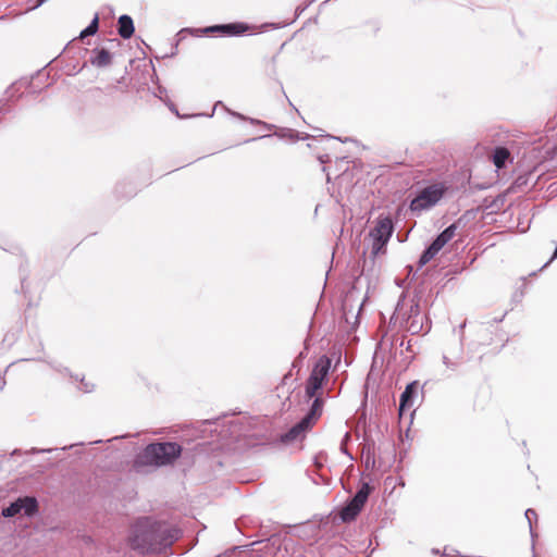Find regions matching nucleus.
<instances>
[{"mask_svg":"<svg viewBox=\"0 0 557 557\" xmlns=\"http://www.w3.org/2000/svg\"><path fill=\"white\" fill-rule=\"evenodd\" d=\"M95 55L90 58L89 62L96 67L109 66L112 62V54L104 48L95 49Z\"/></svg>","mask_w":557,"mask_h":557,"instance_id":"16","label":"nucleus"},{"mask_svg":"<svg viewBox=\"0 0 557 557\" xmlns=\"http://www.w3.org/2000/svg\"><path fill=\"white\" fill-rule=\"evenodd\" d=\"M373 487L368 482H362L355 496L367 503Z\"/></svg>","mask_w":557,"mask_h":557,"instance_id":"23","label":"nucleus"},{"mask_svg":"<svg viewBox=\"0 0 557 557\" xmlns=\"http://www.w3.org/2000/svg\"><path fill=\"white\" fill-rule=\"evenodd\" d=\"M350 500L357 505H359L361 508L364 507L366 503L361 500L360 498H357L355 495L350 498Z\"/></svg>","mask_w":557,"mask_h":557,"instance_id":"31","label":"nucleus"},{"mask_svg":"<svg viewBox=\"0 0 557 557\" xmlns=\"http://www.w3.org/2000/svg\"><path fill=\"white\" fill-rule=\"evenodd\" d=\"M53 368H54L57 371H59V372H62V373H65V374H70V375H71V377H73V379H74V376L70 373V371H69V369H67V368H63V369H61V368L55 367V366H53ZM77 380H78V377H77V376H75V381H77Z\"/></svg>","mask_w":557,"mask_h":557,"instance_id":"29","label":"nucleus"},{"mask_svg":"<svg viewBox=\"0 0 557 557\" xmlns=\"http://www.w3.org/2000/svg\"><path fill=\"white\" fill-rule=\"evenodd\" d=\"M38 346H39V350L41 351L44 346H42V344L40 342H39Z\"/></svg>","mask_w":557,"mask_h":557,"instance_id":"40","label":"nucleus"},{"mask_svg":"<svg viewBox=\"0 0 557 557\" xmlns=\"http://www.w3.org/2000/svg\"><path fill=\"white\" fill-rule=\"evenodd\" d=\"M249 25L242 22L216 24L205 28V33H220L224 36H239L249 30Z\"/></svg>","mask_w":557,"mask_h":557,"instance_id":"8","label":"nucleus"},{"mask_svg":"<svg viewBox=\"0 0 557 557\" xmlns=\"http://www.w3.org/2000/svg\"><path fill=\"white\" fill-rule=\"evenodd\" d=\"M325 381L321 379L320 376H317L312 372L310 373L309 377L306 381L305 385V394L307 398H312L318 393L322 392L323 385Z\"/></svg>","mask_w":557,"mask_h":557,"instance_id":"13","label":"nucleus"},{"mask_svg":"<svg viewBox=\"0 0 557 557\" xmlns=\"http://www.w3.org/2000/svg\"><path fill=\"white\" fill-rule=\"evenodd\" d=\"M419 383L413 381L409 383L405 391L400 395L398 413L400 417L405 414L407 410H410L414 405V399L418 396Z\"/></svg>","mask_w":557,"mask_h":557,"instance_id":"10","label":"nucleus"},{"mask_svg":"<svg viewBox=\"0 0 557 557\" xmlns=\"http://www.w3.org/2000/svg\"><path fill=\"white\" fill-rule=\"evenodd\" d=\"M524 515H525V519L529 522L531 536L533 537L534 536V532H533L532 523H533V520H535V521L537 520V513H536V511L534 509L529 508V509L525 510Z\"/></svg>","mask_w":557,"mask_h":557,"instance_id":"25","label":"nucleus"},{"mask_svg":"<svg viewBox=\"0 0 557 557\" xmlns=\"http://www.w3.org/2000/svg\"><path fill=\"white\" fill-rule=\"evenodd\" d=\"M461 223V219L457 220L449 226H447L444 231H442L433 242L423 250L421 253L418 265L419 268L424 267L428 262H430L440 250L456 234V230L458 225Z\"/></svg>","mask_w":557,"mask_h":557,"instance_id":"5","label":"nucleus"},{"mask_svg":"<svg viewBox=\"0 0 557 557\" xmlns=\"http://www.w3.org/2000/svg\"><path fill=\"white\" fill-rule=\"evenodd\" d=\"M283 537L281 534H272L264 540L252 542L250 553L255 557H274L282 548Z\"/></svg>","mask_w":557,"mask_h":557,"instance_id":"6","label":"nucleus"},{"mask_svg":"<svg viewBox=\"0 0 557 557\" xmlns=\"http://www.w3.org/2000/svg\"><path fill=\"white\" fill-rule=\"evenodd\" d=\"M23 504V497H18L12 502L8 507L2 509V515L5 518H12L22 512L21 505Z\"/></svg>","mask_w":557,"mask_h":557,"instance_id":"22","label":"nucleus"},{"mask_svg":"<svg viewBox=\"0 0 557 557\" xmlns=\"http://www.w3.org/2000/svg\"><path fill=\"white\" fill-rule=\"evenodd\" d=\"M362 510V508L352 503L350 499L346 502V504L342 507L341 511H339V518L342 519V521L344 522H350V521H354L357 516L360 513V511Z\"/></svg>","mask_w":557,"mask_h":557,"instance_id":"18","label":"nucleus"},{"mask_svg":"<svg viewBox=\"0 0 557 557\" xmlns=\"http://www.w3.org/2000/svg\"><path fill=\"white\" fill-rule=\"evenodd\" d=\"M18 453H20V450L14 449L13 455L18 454Z\"/></svg>","mask_w":557,"mask_h":557,"instance_id":"42","label":"nucleus"},{"mask_svg":"<svg viewBox=\"0 0 557 557\" xmlns=\"http://www.w3.org/2000/svg\"><path fill=\"white\" fill-rule=\"evenodd\" d=\"M393 319H399L401 326H405L412 335L420 334L421 332L426 333L430 330V327H425L424 324V322H428V319L421 313L419 304L414 301H411L407 307L404 299L400 298L392 317V320Z\"/></svg>","mask_w":557,"mask_h":557,"instance_id":"3","label":"nucleus"},{"mask_svg":"<svg viewBox=\"0 0 557 557\" xmlns=\"http://www.w3.org/2000/svg\"><path fill=\"white\" fill-rule=\"evenodd\" d=\"M181 530L168 522L153 521L149 517L138 519L132 528L128 544L141 554L165 552L180 539Z\"/></svg>","mask_w":557,"mask_h":557,"instance_id":"1","label":"nucleus"},{"mask_svg":"<svg viewBox=\"0 0 557 557\" xmlns=\"http://www.w3.org/2000/svg\"><path fill=\"white\" fill-rule=\"evenodd\" d=\"M510 159V152L505 147H496L493 152V163L497 169H503Z\"/></svg>","mask_w":557,"mask_h":557,"instance_id":"19","label":"nucleus"},{"mask_svg":"<svg viewBox=\"0 0 557 557\" xmlns=\"http://www.w3.org/2000/svg\"><path fill=\"white\" fill-rule=\"evenodd\" d=\"M52 449H37V448H33L30 451L33 454H39V453H49L51 451Z\"/></svg>","mask_w":557,"mask_h":557,"instance_id":"33","label":"nucleus"},{"mask_svg":"<svg viewBox=\"0 0 557 557\" xmlns=\"http://www.w3.org/2000/svg\"><path fill=\"white\" fill-rule=\"evenodd\" d=\"M98 29L99 15L96 13L89 25L79 33L78 39L84 40L86 37L94 36L97 34Z\"/></svg>","mask_w":557,"mask_h":557,"instance_id":"21","label":"nucleus"},{"mask_svg":"<svg viewBox=\"0 0 557 557\" xmlns=\"http://www.w3.org/2000/svg\"><path fill=\"white\" fill-rule=\"evenodd\" d=\"M522 180V177H518V180H516V184L517 185H520V181Z\"/></svg>","mask_w":557,"mask_h":557,"instance_id":"39","label":"nucleus"},{"mask_svg":"<svg viewBox=\"0 0 557 557\" xmlns=\"http://www.w3.org/2000/svg\"><path fill=\"white\" fill-rule=\"evenodd\" d=\"M47 0H37L36 4L33 5V9H37L39 8L40 5H42Z\"/></svg>","mask_w":557,"mask_h":557,"instance_id":"35","label":"nucleus"},{"mask_svg":"<svg viewBox=\"0 0 557 557\" xmlns=\"http://www.w3.org/2000/svg\"><path fill=\"white\" fill-rule=\"evenodd\" d=\"M406 349H407V350H411L410 342H408Z\"/></svg>","mask_w":557,"mask_h":557,"instance_id":"38","label":"nucleus"},{"mask_svg":"<svg viewBox=\"0 0 557 557\" xmlns=\"http://www.w3.org/2000/svg\"><path fill=\"white\" fill-rule=\"evenodd\" d=\"M387 243L388 240L384 239H372L371 255L376 257L380 253H384Z\"/></svg>","mask_w":557,"mask_h":557,"instance_id":"24","label":"nucleus"},{"mask_svg":"<svg viewBox=\"0 0 557 557\" xmlns=\"http://www.w3.org/2000/svg\"><path fill=\"white\" fill-rule=\"evenodd\" d=\"M135 32L133 18L123 14L117 20V33L123 39H129Z\"/></svg>","mask_w":557,"mask_h":557,"instance_id":"14","label":"nucleus"},{"mask_svg":"<svg viewBox=\"0 0 557 557\" xmlns=\"http://www.w3.org/2000/svg\"><path fill=\"white\" fill-rule=\"evenodd\" d=\"M462 351L463 348L460 343L456 351L449 350L447 354L443 355V363L447 369L451 371L458 370V368L463 363Z\"/></svg>","mask_w":557,"mask_h":557,"instance_id":"12","label":"nucleus"},{"mask_svg":"<svg viewBox=\"0 0 557 557\" xmlns=\"http://www.w3.org/2000/svg\"><path fill=\"white\" fill-rule=\"evenodd\" d=\"M393 233V220L389 216H380L375 223V226L370 231L369 235L372 239L389 240Z\"/></svg>","mask_w":557,"mask_h":557,"instance_id":"9","label":"nucleus"},{"mask_svg":"<svg viewBox=\"0 0 557 557\" xmlns=\"http://www.w3.org/2000/svg\"><path fill=\"white\" fill-rule=\"evenodd\" d=\"M268 74L272 77V78H275L276 76V66H275V58H272L271 61H270V69L268 71Z\"/></svg>","mask_w":557,"mask_h":557,"instance_id":"26","label":"nucleus"},{"mask_svg":"<svg viewBox=\"0 0 557 557\" xmlns=\"http://www.w3.org/2000/svg\"><path fill=\"white\" fill-rule=\"evenodd\" d=\"M4 385H5V381L3 379H0V391L3 389Z\"/></svg>","mask_w":557,"mask_h":557,"instance_id":"37","label":"nucleus"},{"mask_svg":"<svg viewBox=\"0 0 557 557\" xmlns=\"http://www.w3.org/2000/svg\"><path fill=\"white\" fill-rule=\"evenodd\" d=\"M83 386L81 387L82 391L85 393H89L92 391V386H89L88 384L84 383V379L81 380Z\"/></svg>","mask_w":557,"mask_h":557,"instance_id":"30","label":"nucleus"},{"mask_svg":"<svg viewBox=\"0 0 557 557\" xmlns=\"http://www.w3.org/2000/svg\"><path fill=\"white\" fill-rule=\"evenodd\" d=\"M341 450L346 454L350 459H352V456L348 453L346 445L341 444Z\"/></svg>","mask_w":557,"mask_h":557,"instance_id":"34","label":"nucleus"},{"mask_svg":"<svg viewBox=\"0 0 557 557\" xmlns=\"http://www.w3.org/2000/svg\"><path fill=\"white\" fill-rule=\"evenodd\" d=\"M22 512L27 516L32 517L38 511V502L35 497L25 496L23 497V504L21 505Z\"/></svg>","mask_w":557,"mask_h":557,"instance_id":"20","label":"nucleus"},{"mask_svg":"<svg viewBox=\"0 0 557 557\" xmlns=\"http://www.w3.org/2000/svg\"><path fill=\"white\" fill-rule=\"evenodd\" d=\"M447 191L444 183H434L419 190L417 196L410 201L409 209L416 215L435 207Z\"/></svg>","mask_w":557,"mask_h":557,"instance_id":"4","label":"nucleus"},{"mask_svg":"<svg viewBox=\"0 0 557 557\" xmlns=\"http://www.w3.org/2000/svg\"><path fill=\"white\" fill-rule=\"evenodd\" d=\"M182 454V446L175 442H157L148 444L134 460V467L140 470L145 467L160 468L173 465Z\"/></svg>","mask_w":557,"mask_h":557,"instance_id":"2","label":"nucleus"},{"mask_svg":"<svg viewBox=\"0 0 557 557\" xmlns=\"http://www.w3.org/2000/svg\"><path fill=\"white\" fill-rule=\"evenodd\" d=\"M350 440V434L348 432L345 433L343 440H342V445H346V443Z\"/></svg>","mask_w":557,"mask_h":557,"instance_id":"32","label":"nucleus"},{"mask_svg":"<svg viewBox=\"0 0 557 557\" xmlns=\"http://www.w3.org/2000/svg\"><path fill=\"white\" fill-rule=\"evenodd\" d=\"M170 109H171V111H172V112H174L178 117H184L183 115H181V114L178 113V111H177V109L175 108V106H174V104H172Z\"/></svg>","mask_w":557,"mask_h":557,"instance_id":"36","label":"nucleus"},{"mask_svg":"<svg viewBox=\"0 0 557 557\" xmlns=\"http://www.w3.org/2000/svg\"><path fill=\"white\" fill-rule=\"evenodd\" d=\"M314 0L309 1L308 3L300 5L296 9L297 14H301Z\"/></svg>","mask_w":557,"mask_h":557,"instance_id":"28","label":"nucleus"},{"mask_svg":"<svg viewBox=\"0 0 557 557\" xmlns=\"http://www.w3.org/2000/svg\"><path fill=\"white\" fill-rule=\"evenodd\" d=\"M223 107L232 116H235L242 121H248L250 124L252 125H262L263 127H265L267 129H272L274 127V125L272 124H269V123H265L261 120H258V119H253V117H248V116H245L244 114L242 113H238V112H235V111H232L230 109H227L226 107H224V104L222 103V101H218L214 107H213V110L210 114H207V116L211 117L213 116V113H214V110L219 107Z\"/></svg>","mask_w":557,"mask_h":557,"instance_id":"15","label":"nucleus"},{"mask_svg":"<svg viewBox=\"0 0 557 557\" xmlns=\"http://www.w3.org/2000/svg\"><path fill=\"white\" fill-rule=\"evenodd\" d=\"M332 361L326 355H322L314 363L312 373L320 376L324 381L327 380Z\"/></svg>","mask_w":557,"mask_h":557,"instance_id":"17","label":"nucleus"},{"mask_svg":"<svg viewBox=\"0 0 557 557\" xmlns=\"http://www.w3.org/2000/svg\"><path fill=\"white\" fill-rule=\"evenodd\" d=\"M24 281L25 280L23 278L22 282H21L22 288H24Z\"/></svg>","mask_w":557,"mask_h":557,"instance_id":"41","label":"nucleus"},{"mask_svg":"<svg viewBox=\"0 0 557 557\" xmlns=\"http://www.w3.org/2000/svg\"><path fill=\"white\" fill-rule=\"evenodd\" d=\"M555 120H556V123H555V124L557 125V115L555 116Z\"/></svg>","mask_w":557,"mask_h":557,"instance_id":"43","label":"nucleus"},{"mask_svg":"<svg viewBox=\"0 0 557 557\" xmlns=\"http://www.w3.org/2000/svg\"><path fill=\"white\" fill-rule=\"evenodd\" d=\"M313 425L307 421L305 418H301L296 424H294L288 431L281 434V442L284 444H290L297 441H301L305 438L306 433L311 430Z\"/></svg>","mask_w":557,"mask_h":557,"instance_id":"7","label":"nucleus"},{"mask_svg":"<svg viewBox=\"0 0 557 557\" xmlns=\"http://www.w3.org/2000/svg\"><path fill=\"white\" fill-rule=\"evenodd\" d=\"M292 379V373L288 372L286 373L283 379H282V382H281V385L276 387L277 391H280L281 387H283L285 384H287V382Z\"/></svg>","mask_w":557,"mask_h":557,"instance_id":"27","label":"nucleus"},{"mask_svg":"<svg viewBox=\"0 0 557 557\" xmlns=\"http://www.w3.org/2000/svg\"><path fill=\"white\" fill-rule=\"evenodd\" d=\"M311 399H313L312 404H311L308 412L302 418H305L312 425H314L323 412V407H324V403H325L324 393L323 392L318 393Z\"/></svg>","mask_w":557,"mask_h":557,"instance_id":"11","label":"nucleus"}]
</instances>
